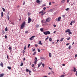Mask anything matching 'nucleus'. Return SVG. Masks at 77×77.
Listing matches in <instances>:
<instances>
[{"label":"nucleus","mask_w":77,"mask_h":77,"mask_svg":"<svg viewBox=\"0 0 77 77\" xmlns=\"http://www.w3.org/2000/svg\"><path fill=\"white\" fill-rule=\"evenodd\" d=\"M0 65L1 66H2V67H3V63H2V62H1Z\"/></svg>","instance_id":"nucleus-11"},{"label":"nucleus","mask_w":77,"mask_h":77,"mask_svg":"<svg viewBox=\"0 0 77 77\" xmlns=\"http://www.w3.org/2000/svg\"><path fill=\"white\" fill-rule=\"evenodd\" d=\"M70 32V29H67L66 31H65V32L66 33H67L68 32L69 33V32Z\"/></svg>","instance_id":"nucleus-9"},{"label":"nucleus","mask_w":77,"mask_h":77,"mask_svg":"<svg viewBox=\"0 0 77 77\" xmlns=\"http://www.w3.org/2000/svg\"><path fill=\"white\" fill-rule=\"evenodd\" d=\"M45 6V4H43V5H42V7H44V6Z\"/></svg>","instance_id":"nucleus-52"},{"label":"nucleus","mask_w":77,"mask_h":77,"mask_svg":"<svg viewBox=\"0 0 77 77\" xmlns=\"http://www.w3.org/2000/svg\"><path fill=\"white\" fill-rule=\"evenodd\" d=\"M59 40H57V42H59Z\"/></svg>","instance_id":"nucleus-58"},{"label":"nucleus","mask_w":77,"mask_h":77,"mask_svg":"<svg viewBox=\"0 0 77 77\" xmlns=\"http://www.w3.org/2000/svg\"><path fill=\"white\" fill-rule=\"evenodd\" d=\"M69 45V43H67L66 44V45Z\"/></svg>","instance_id":"nucleus-63"},{"label":"nucleus","mask_w":77,"mask_h":77,"mask_svg":"<svg viewBox=\"0 0 77 77\" xmlns=\"http://www.w3.org/2000/svg\"><path fill=\"white\" fill-rule=\"evenodd\" d=\"M7 35H5V39H7Z\"/></svg>","instance_id":"nucleus-45"},{"label":"nucleus","mask_w":77,"mask_h":77,"mask_svg":"<svg viewBox=\"0 0 77 77\" xmlns=\"http://www.w3.org/2000/svg\"><path fill=\"white\" fill-rule=\"evenodd\" d=\"M2 33L3 34H4V33H5V32H4V31L3 30H2Z\"/></svg>","instance_id":"nucleus-48"},{"label":"nucleus","mask_w":77,"mask_h":77,"mask_svg":"<svg viewBox=\"0 0 77 77\" xmlns=\"http://www.w3.org/2000/svg\"><path fill=\"white\" fill-rule=\"evenodd\" d=\"M64 39V38H61L60 40V41H63V40Z\"/></svg>","instance_id":"nucleus-23"},{"label":"nucleus","mask_w":77,"mask_h":77,"mask_svg":"<svg viewBox=\"0 0 77 77\" xmlns=\"http://www.w3.org/2000/svg\"><path fill=\"white\" fill-rule=\"evenodd\" d=\"M43 33L45 35H50V32L48 31L43 32Z\"/></svg>","instance_id":"nucleus-2"},{"label":"nucleus","mask_w":77,"mask_h":77,"mask_svg":"<svg viewBox=\"0 0 77 77\" xmlns=\"http://www.w3.org/2000/svg\"><path fill=\"white\" fill-rule=\"evenodd\" d=\"M49 6H50V5H51V2H49Z\"/></svg>","instance_id":"nucleus-56"},{"label":"nucleus","mask_w":77,"mask_h":77,"mask_svg":"<svg viewBox=\"0 0 77 77\" xmlns=\"http://www.w3.org/2000/svg\"><path fill=\"white\" fill-rule=\"evenodd\" d=\"M72 23H75V21H72Z\"/></svg>","instance_id":"nucleus-50"},{"label":"nucleus","mask_w":77,"mask_h":77,"mask_svg":"<svg viewBox=\"0 0 77 77\" xmlns=\"http://www.w3.org/2000/svg\"><path fill=\"white\" fill-rule=\"evenodd\" d=\"M73 71L74 72H76V69L75 67L74 68V69H73Z\"/></svg>","instance_id":"nucleus-16"},{"label":"nucleus","mask_w":77,"mask_h":77,"mask_svg":"<svg viewBox=\"0 0 77 77\" xmlns=\"http://www.w3.org/2000/svg\"><path fill=\"white\" fill-rule=\"evenodd\" d=\"M26 24V22H23V23L20 26V29H24V26L25 25V24Z\"/></svg>","instance_id":"nucleus-1"},{"label":"nucleus","mask_w":77,"mask_h":77,"mask_svg":"<svg viewBox=\"0 0 77 77\" xmlns=\"http://www.w3.org/2000/svg\"><path fill=\"white\" fill-rule=\"evenodd\" d=\"M65 2V0H62L61 2V4H63V3H64Z\"/></svg>","instance_id":"nucleus-8"},{"label":"nucleus","mask_w":77,"mask_h":77,"mask_svg":"<svg viewBox=\"0 0 77 77\" xmlns=\"http://www.w3.org/2000/svg\"><path fill=\"white\" fill-rule=\"evenodd\" d=\"M29 74H30V75H31V74H30V73L32 72H31V71L30 70L29 71Z\"/></svg>","instance_id":"nucleus-39"},{"label":"nucleus","mask_w":77,"mask_h":77,"mask_svg":"<svg viewBox=\"0 0 77 77\" xmlns=\"http://www.w3.org/2000/svg\"><path fill=\"white\" fill-rule=\"evenodd\" d=\"M43 29L42 28H41L40 29V30L42 32H43Z\"/></svg>","instance_id":"nucleus-25"},{"label":"nucleus","mask_w":77,"mask_h":77,"mask_svg":"<svg viewBox=\"0 0 77 77\" xmlns=\"http://www.w3.org/2000/svg\"><path fill=\"white\" fill-rule=\"evenodd\" d=\"M24 53H25V51H24V50H23V54H24Z\"/></svg>","instance_id":"nucleus-41"},{"label":"nucleus","mask_w":77,"mask_h":77,"mask_svg":"<svg viewBox=\"0 0 77 77\" xmlns=\"http://www.w3.org/2000/svg\"><path fill=\"white\" fill-rule=\"evenodd\" d=\"M36 52H35L33 54V55H35V54H36Z\"/></svg>","instance_id":"nucleus-32"},{"label":"nucleus","mask_w":77,"mask_h":77,"mask_svg":"<svg viewBox=\"0 0 77 77\" xmlns=\"http://www.w3.org/2000/svg\"><path fill=\"white\" fill-rule=\"evenodd\" d=\"M47 39H48V36L46 38H45V40L47 41Z\"/></svg>","instance_id":"nucleus-30"},{"label":"nucleus","mask_w":77,"mask_h":77,"mask_svg":"<svg viewBox=\"0 0 77 77\" xmlns=\"http://www.w3.org/2000/svg\"><path fill=\"white\" fill-rule=\"evenodd\" d=\"M48 68L49 69H50L51 70H52V68H50V67H48Z\"/></svg>","instance_id":"nucleus-43"},{"label":"nucleus","mask_w":77,"mask_h":77,"mask_svg":"<svg viewBox=\"0 0 77 77\" xmlns=\"http://www.w3.org/2000/svg\"><path fill=\"white\" fill-rule=\"evenodd\" d=\"M53 26H54V27H56V25H54Z\"/></svg>","instance_id":"nucleus-53"},{"label":"nucleus","mask_w":77,"mask_h":77,"mask_svg":"<svg viewBox=\"0 0 77 77\" xmlns=\"http://www.w3.org/2000/svg\"><path fill=\"white\" fill-rule=\"evenodd\" d=\"M49 40L50 41H51L52 39H51V38H50L49 39Z\"/></svg>","instance_id":"nucleus-38"},{"label":"nucleus","mask_w":77,"mask_h":77,"mask_svg":"<svg viewBox=\"0 0 77 77\" xmlns=\"http://www.w3.org/2000/svg\"><path fill=\"white\" fill-rule=\"evenodd\" d=\"M42 65L43 66V67H44V66H45V64H44V63H42Z\"/></svg>","instance_id":"nucleus-28"},{"label":"nucleus","mask_w":77,"mask_h":77,"mask_svg":"<svg viewBox=\"0 0 77 77\" xmlns=\"http://www.w3.org/2000/svg\"><path fill=\"white\" fill-rule=\"evenodd\" d=\"M23 65V63H21V64L20 65V66H22Z\"/></svg>","instance_id":"nucleus-27"},{"label":"nucleus","mask_w":77,"mask_h":77,"mask_svg":"<svg viewBox=\"0 0 77 77\" xmlns=\"http://www.w3.org/2000/svg\"><path fill=\"white\" fill-rule=\"evenodd\" d=\"M7 68H8V69H11V67H9V66H8Z\"/></svg>","instance_id":"nucleus-22"},{"label":"nucleus","mask_w":77,"mask_h":77,"mask_svg":"<svg viewBox=\"0 0 77 77\" xmlns=\"http://www.w3.org/2000/svg\"><path fill=\"white\" fill-rule=\"evenodd\" d=\"M39 44H40V45H42V43H41V41H40L39 42Z\"/></svg>","instance_id":"nucleus-18"},{"label":"nucleus","mask_w":77,"mask_h":77,"mask_svg":"<svg viewBox=\"0 0 77 77\" xmlns=\"http://www.w3.org/2000/svg\"><path fill=\"white\" fill-rule=\"evenodd\" d=\"M26 60V58H25V57H24L23 60V61H24V60Z\"/></svg>","instance_id":"nucleus-55"},{"label":"nucleus","mask_w":77,"mask_h":77,"mask_svg":"<svg viewBox=\"0 0 77 77\" xmlns=\"http://www.w3.org/2000/svg\"><path fill=\"white\" fill-rule=\"evenodd\" d=\"M32 21V19L30 18V17H29L28 19V23H30Z\"/></svg>","instance_id":"nucleus-6"},{"label":"nucleus","mask_w":77,"mask_h":77,"mask_svg":"<svg viewBox=\"0 0 77 77\" xmlns=\"http://www.w3.org/2000/svg\"><path fill=\"white\" fill-rule=\"evenodd\" d=\"M76 74L77 75V71H76Z\"/></svg>","instance_id":"nucleus-64"},{"label":"nucleus","mask_w":77,"mask_h":77,"mask_svg":"<svg viewBox=\"0 0 77 77\" xmlns=\"http://www.w3.org/2000/svg\"><path fill=\"white\" fill-rule=\"evenodd\" d=\"M51 74V72L48 73L49 75H50V74Z\"/></svg>","instance_id":"nucleus-61"},{"label":"nucleus","mask_w":77,"mask_h":77,"mask_svg":"<svg viewBox=\"0 0 77 77\" xmlns=\"http://www.w3.org/2000/svg\"><path fill=\"white\" fill-rule=\"evenodd\" d=\"M32 67H33L34 66V64H32Z\"/></svg>","instance_id":"nucleus-59"},{"label":"nucleus","mask_w":77,"mask_h":77,"mask_svg":"<svg viewBox=\"0 0 77 77\" xmlns=\"http://www.w3.org/2000/svg\"><path fill=\"white\" fill-rule=\"evenodd\" d=\"M69 39H70V37H69V38H67V40H69Z\"/></svg>","instance_id":"nucleus-51"},{"label":"nucleus","mask_w":77,"mask_h":77,"mask_svg":"<svg viewBox=\"0 0 77 77\" xmlns=\"http://www.w3.org/2000/svg\"><path fill=\"white\" fill-rule=\"evenodd\" d=\"M35 61H38V58H36V57H35Z\"/></svg>","instance_id":"nucleus-21"},{"label":"nucleus","mask_w":77,"mask_h":77,"mask_svg":"<svg viewBox=\"0 0 77 77\" xmlns=\"http://www.w3.org/2000/svg\"><path fill=\"white\" fill-rule=\"evenodd\" d=\"M8 49H9V50H11L12 48H11V47H9Z\"/></svg>","instance_id":"nucleus-35"},{"label":"nucleus","mask_w":77,"mask_h":77,"mask_svg":"<svg viewBox=\"0 0 77 77\" xmlns=\"http://www.w3.org/2000/svg\"><path fill=\"white\" fill-rule=\"evenodd\" d=\"M5 30L6 32H7V31H8V27H6L5 29Z\"/></svg>","instance_id":"nucleus-19"},{"label":"nucleus","mask_w":77,"mask_h":77,"mask_svg":"<svg viewBox=\"0 0 77 77\" xmlns=\"http://www.w3.org/2000/svg\"><path fill=\"white\" fill-rule=\"evenodd\" d=\"M35 37V36H33L32 37H31L29 39L31 41H32V40H33V39H34V37Z\"/></svg>","instance_id":"nucleus-5"},{"label":"nucleus","mask_w":77,"mask_h":77,"mask_svg":"<svg viewBox=\"0 0 77 77\" xmlns=\"http://www.w3.org/2000/svg\"><path fill=\"white\" fill-rule=\"evenodd\" d=\"M46 9V7H44L43 8V10H42V11H41L40 12H39V14H42L43 12H44L45 11V10Z\"/></svg>","instance_id":"nucleus-3"},{"label":"nucleus","mask_w":77,"mask_h":77,"mask_svg":"<svg viewBox=\"0 0 77 77\" xmlns=\"http://www.w3.org/2000/svg\"><path fill=\"white\" fill-rule=\"evenodd\" d=\"M35 49L34 48V49H33L32 51H35Z\"/></svg>","instance_id":"nucleus-60"},{"label":"nucleus","mask_w":77,"mask_h":77,"mask_svg":"<svg viewBox=\"0 0 77 77\" xmlns=\"http://www.w3.org/2000/svg\"><path fill=\"white\" fill-rule=\"evenodd\" d=\"M2 10H3V11H4V12H5V8H2Z\"/></svg>","instance_id":"nucleus-29"},{"label":"nucleus","mask_w":77,"mask_h":77,"mask_svg":"<svg viewBox=\"0 0 77 77\" xmlns=\"http://www.w3.org/2000/svg\"><path fill=\"white\" fill-rule=\"evenodd\" d=\"M42 14V16L43 15H44V14H46V12H44Z\"/></svg>","instance_id":"nucleus-15"},{"label":"nucleus","mask_w":77,"mask_h":77,"mask_svg":"<svg viewBox=\"0 0 77 77\" xmlns=\"http://www.w3.org/2000/svg\"><path fill=\"white\" fill-rule=\"evenodd\" d=\"M49 56L50 57H51V53H49Z\"/></svg>","instance_id":"nucleus-20"},{"label":"nucleus","mask_w":77,"mask_h":77,"mask_svg":"<svg viewBox=\"0 0 77 77\" xmlns=\"http://www.w3.org/2000/svg\"><path fill=\"white\" fill-rule=\"evenodd\" d=\"M41 23H45V20H42L41 21Z\"/></svg>","instance_id":"nucleus-14"},{"label":"nucleus","mask_w":77,"mask_h":77,"mask_svg":"<svg viewBox=\"0 0 77 77\" xmlns=\"http://www.w3.org/2000/svg\"><path fill=\"white\" fill-rule=\"evenodd\" d=\"M38 52H40V51H41V50L40 49H38Z\"/></svg>","instance_id":"nucleus-46"},{"label":"nucleus","mask_w":77,"mask_h":77,"mask_svg":"<svg viewBox=\"0 0 77 77\" xmlns=\"http://www.w3.org/2000/svg\"><path fill=\"white\" fill-rule=\"evenodd\" d=\"M71 45H69L68 47L69 49H71Z\"/></svg>","instance_id":"nucleus-26"},{"label":"nucleus","mask_w":77,"mask_h":77,"mask_svg":"<svg viewBox=\"0 0 77 77\" xmlns=\"http://www.w3.org/2000/svg\"><path fill=\"white\" fill-rule=\"evenodd\" d=\"M4 75H5V74L4 73L1 74L0 75V77H2L3 76H4Z\"/></svg>","instance_id":"nucleus-12"},{"label":"nucleus","mask_w":77,"mask_h":77,"mask_svg":"<svg viewBox=\"0 0 77 77\" xmlns=\"http://www.w3.org/2000/svg\"><path fill=\"white\" fill-rule=\"evenodd\" d=\"M39 25H37L36 26V27L37 28H38V27H39Z\"/></svg>","instance_id":"nucleus-37"},{"label":"nucleus","mask_w":77,"mask_h":77,"mask_svg":"<svg viewBox=\"0 0 77 77\" xmlns=\"http://www.w3.org/2000/svg\"><path fill=\"white\" fill-rule=\"evenodd\" d=\"M25 5V2H24L23 3V5Z\"/></svg>","instance_id":"nucleus-62"},{"label":"nucleus","mask_w":77,"mask_h":77,"mask_svg":"<svg viewBox=\"0 0 77 77\" xmlns=\"http://www.w3.org/2000/svg\"><path fill=\"white\" fill-rule=\"evenodd\" d=\"M36 2L37 3H39L41 2V1L39 0H37Z\"/></svg>","instance_id":"nucleus-13"},{"label":"nucleus","mask_w":77,"mask_h":77,"mask_svg":"<svg viewBox=\"0 0 77 77\" xmlns=\"http://www.w3.org/2000/svg\"><path fill=\"white\" fill-rule=\"evenodd\" d=\"M61 19V17H59L58 18H57V21H60V20Z\"/></svg>","instance_id":"nucleus-7"},{"label":"nucleus","mask_w":77,"mask_h":77,"mask_svg":"<svg viewBox=\"0 0 77 77\" xmlns=\"http://www.w3.org/2000/svg\"><path fill=\"white\" fill-rule=\"evenodd\" d=\"M72 32L70 31L69 32V35H71V34H72Z\"/></svg>","instance_id":"nucleus-24"},{"label":"nucleus","mask_w":77,"mask_h":77,"mask_svg":"<svg viewBox=\"0 0 77 77\" xmlns=\"http://www.w3.org/2000/svg\"><path fill=\"white\" fill-rule=\"evenodd\" d=\"M1 16L2 17H3V11H2L1 12Z\"/></svg>","instance_id":"nucleus-17"},{"label":"nucleus","mask_w":77,"mask_h":77,"mask_svg":"<svg viewBox=\"0 0 77 77\" xmlns=\"http://www.w3.org/2000/svg\"><path fill=\"white\" fill-rule=\"evenodd\" d=\"M11 22V24H13V25H14V24L13 23H12Z\"/></svg>","instance_id":"nucleus-54"},{"label":"nucleus","mask_w":77,"mask_h":77,"mask_svg":"<svg viewBox=\"0 0 77 77\" xmlns=\"http://www.w3.org/2000/svg\"><path fill=\"white\" fill-rule=\"evenodd\" d=\"M50 20H51L50 17H48L46 19V21L48 23V22H50Z\"/></svg>","instance_id":"nucleus-4"},{"label":"nucleus","mask_w":77,"mask_h":77,"mask_svg":"<svg viewBox=\"0 0 77 77\" xmlns=\"http://www.w3.org/2000/svg\"><path fill=\"white\" fill-rule=\"evenodd\" d=\"M53 11V9L50 10L49 11H48V12H52Z\"/></svg>","instance_id":"nucleus-31"},{"label":"nucleus","mask_w":77,"mask_h":77,"mask_svg":"<svg viewBox=\"0 0 77 77\" xmlns=\"http://www.w3.org/2000/svg\"><path fill=\"white\" fill-rule=\"evenodd\" d=\"M70 24L71 25H72V21H71L70 23Z\"/></svg>","instance_id":"nucleus-42"},{"label":"nucleus","mask_w":77,"mask_h":77,"mask_svg":"<svg viewBox=\"0 0 77 77\" xmlns=\"http://www.w3.org/2000/svg\"><path fill=\"white\" fill-rule=\"evenodd\" d=\"M25 33H28V31L27 30L25 32Z\"/></svg>","instance_id":"nucleus-33"},{"label":"nucleus","mask_w":77,"mask_h":77,"mask_svg":"<svg viewBox=\"0 0 77 77\" xmlns=\"http://www.w3.org/2000/svg\"><path fill=\"white\" fill-rule=\"evenodd\" d=\"M42 65V62H41L39 64H38V68H39V67H40V66Z\"/></svg>","instance_id":"nucleus-10"},{"label":"nucleus","mask_w":77,"mask_h":77,"mask_svg":"<svg viewBox=\"0 0 77 77\" xmlns=\"http://www.w3.org/2000/svg\"><path fill=\"white\" fill-rule=\"evenodd\" d=\"M35 47H38V45H37V44H35Z\"/></svg>","instance_id":"nucleus-49"},{"label":"nucleus","mask_w":77,"mask_h":77,"mask_svg":"<svg viewBox=\"0 0 77 77\" xmlns=\"http://www.w3.org/2000/svg\"><path fill=\"white\" fill-rule=\"evenodd\" d=\"M69 10V8H67L66 9V11H68Z\"/></svg>","instance_id":"nucleus-40"},{"label":"nucleus","mask_w":77,"mask_h":77,"mask_svg":"<svg viewBox=\"0 0 77 77\" xmlns=\"http://www.w3.org/2000/svg\"><path fill=\"white\" fill-rule=\"evenodd\" d=\"M9 18V15H8L7 18Z\"/></svg>","instance_id":"nucleus-57"},{"label":"nucleus","mask_w":77,"mask_h":77,"mask_svg":"<svg viewBox=\"0 0 77 77\" xmlns=\"http://www.w3.org/2000/svg\"><path fill=\"white\" fill-rule=\"evenodd\" d=\"M30 46V44H29L28 46V48H29Z\"/></svg>","instance_id":"nucleus-36"},{"label":"nucleus","mask_w":77,"mask_h":77,"mask_svg":"<svg viewBox=\"0 0 77 77\" xmlns=\"http://www.w3.org/2000/svg\"><path fill=\"white\" fill-rule=\"evenodd\" d=\"M29 71V69H26V72H28Z\"/></svg>","instance_id":"nucleus-34"},{"label":"nucleus","mask_w":77,"mask_h":77,"mask_svg":"<svg viewBox=\"0 0 77 77\" xmlns=\"http://www.w3.org/2000/svg\"><path fill=\"white\" fill-rule=\"evenodd\" d=\"M37 62V61H35L34 62V63H35V64H36V63Z\"/></svg>","instance_id":"nucleus-47"},{"label":"nucleus","mask_w":77,"mask_h":77,"mask_svg":"<svg viewBox=\"0 0 77 77\" xmlns=\"http://www.w3.org/2000/svg\"><path fill=\"white\" fill-rule=\"evenodd\" d=\"M26 46H25V47L24 48V49L26 50Z\"/></svg>","instance_id":"nucleus-44"}]
</instances>
